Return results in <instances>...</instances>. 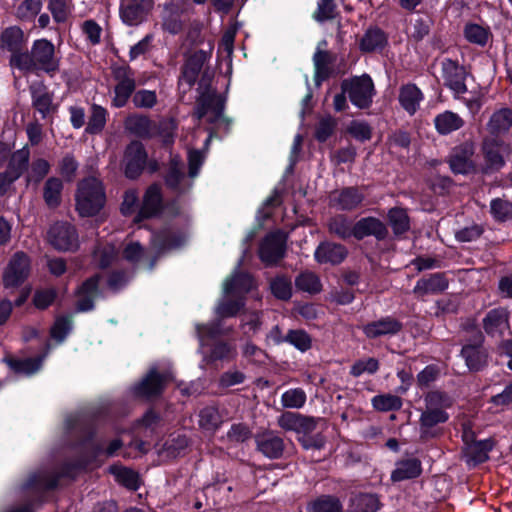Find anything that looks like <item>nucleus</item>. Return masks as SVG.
Returning a JSON list of instances; mask_svg holds the SVG:
<instances>
[{
    "mask_svg": "<svg viewBox=\"0 0 512 512\" xmlns=\"http://www.w3.org/2000/svg\"><path fill=\"white\" fill-rule=\"evenodd\" d=\"M165 180L167 186L179 192H184L191 186V183L186 180L180 160L176 157L171 159Z\"/></svg>",
    "mask_w": 512,
    "mask_h": 512,
    "instance_id": "32",
    "label": "nucleus"
},
{
    "mask_svg": "<svg viewBox=\"0 0 512 512\" xmlns=\"http://www.w3.org/2000/svg\"><path fill=\"white\" fill-rule=\"evenodd\" d=\"M140 206L137 191L134 189L127 190L124 194L121 205L122 214L125 216L133 215L136 211H139Z\"/></svg>",
    "mask_w": 512,
    "mask_h": 512,
    "instance_id": "63",
    "label": "nucleus"
},
{
    "mask_svg": "<svg viewBox=\"0 0 512 512\" xmlns=\"http://www.w3.org/2000/svg\"><path fill=\"white\" fill-rule=\"evenodd\" d=\"M341 87L356 107L364 109L370 106L374 94V84L370 76L362 75L345 80Z\"/></svg>",
    "mask_w": 512,
    "mask_h": 512,
    "instance_id": "5",
    "label": "nucleus"
},
{
    "mask_svg": "<svg viewBox=\"0 0 512 512\" xmlns=\"http://www.w3.org/2000/svg\"><path fill=\"white\" fill-rule=\"evenodd\" d=\"M41 8V0H24L18 5L16 15L22 20H32L40 12Z\"/></svg>",
    "mask_w": 512,
    "mask_h": 512,
    "instance_id": "59",
    "label": "nucleus"
},
{
    "mask_svg": "<svg viewBox=\"0 0 512 512\" xmlns=\"http://www.w3.org/2000/svg\"><path fill=\"white\" fill-rule=\"evenodd\" d=\"M63 182L57 177H50L43 187V199L50 208H56L61 203Z\"/></svg>",
    "mask_w": 512,
    "mask_h": 512,
    "instance_id": "36",
    "label": "nucleus"
},
{
    "mask_svg": "<svg viewBox=\"0 0 512 512\" xmlns=\"http://www.w3.org/2000/svg\"><path fill=\"white\" fill-rule=\"evenodd\" d=\"M49 171L50 163L43 158H37L33 160L30 168L28 169L26 175L27 182L39 183L49 173Z\"/></svg>",
    "mask_w": 512,
    "mask_h": 512,
    "instance_id": "54",
    "label": "nucleus"
},
{
    "mask_svg": "<svg viewBox=\"0 0 512 512\" xmlns=\"http://www.w3.org/2000/svg\"><path fill=\"white\" fill-rule=\"evenodd\" d=\"M29 158L30 151L27 146L15 151L11 155L7 171L18 179L28 169Z\"/></svg>",
    "mask_w": 512,
    "mask_h": 512,
    "instance_id": "42",
    "label": "nucleus"
},
{
    "mask_svg": "<svg viewBox=\"0 0 512 512\" xmlns=\"http://www.w3.org/2000/svg\"><path fill=\"white\" fill-rule=\"evenodd\" d=\"M98 276L86 280L78 290L77 310L86 312L93 308V303L98 296Z\"/></svg>",
    "mask_w": 512,
    "mask_h": 512,
    "instance_id": "29",
    "label": "nucleus"
},
{
    "mask_svg": "<svg viewBox=\"0 0 512 512\" xmlns=\"http://www.w3.org/2000/svg\"><path fill=\"white\" fill-rule=\"evenodd\" d=\"M346 255L347 251L342 245L329 242L320 244L314 253L317 262L333 265L341 263Z\"/></svg>",
    "mask_w": 512,
    "mask_h": 512,
    "instance_id": "27",
    "label": "nucleus"
},
{
    "mask_svg": "<svg viewBox=\"0 0 512 512\" xmlns=\"http://www.w3.org/2000/svg\"><path fill=\"white\" fill-rule=\"evenodd\" d=\"M157 102V95L153 90L140 89L132 96V103L136 108L151 109Z\"/></svg>",
    "mask_w": 512,
    "mask_h": 512,
    "instance_id": "58",
    "label": "nucleus"
},
{
    "mask_svg": "<svg viewBox=\"0 0 512 512\" xmlns=\"http://www.w3.org/2000/svg\"><path fill=\"white\" fill-rule=\"evenodd\" d=\"M106 200L101 181L88 177L79 182L75 194L76 210L82 217L96 215L104 206Z\"/></svg>",
    "mask_w": 512,
    "mask_h": 512,
    "instance_id": "3",
    "label": "nucleus"
},
{
    "mask_svg": "<svg viewBox=\"0 0 512 512\" xmlns=\"http://www.w3.org/2000/svg\"><path fill=\"white\" fill-rule=\"evenodd\" d=\"M485 159V172L498 171L505 165V157L510 153V146L500 140L490 139L482 147Z\"/></svg>",
    "mask_w": 512,
    "mask_h": 512,
    "instance_id": "10",
    "label": "nucleus"
},
{
    "mask_svg": "<svg viewBox=\"0 0 512 512\" xmlns=\"http://www.w3.org/2000/svg\"><path fill=\"white\" fill-rule=\"evenodd\" d=\"M307 512H343V507L337 497L326 495L310 502Z\"/></svg>",
    "mask_w": 512,
    "mask_h": 512,
    "instance_id": "44",
    "label": "nucleus"
},
{
    "mask_svg": "<svg viewBox=\"0 0 512 512\" xmlns=\"http://www.w3.org/2000/svg\"><path fill=\"white\" fill-rule=\"evenodd\" d=\"M322 46H326V41H322L318 44L317 50L313 56L317 77H324L327 75L328 66L332 60L331 55L327 51L322 50Z\"/></svg>",
    "mask_w": 512,
    "mask_h": 512,
    "instance_id": "55",
    "label": "nucleus"
},
{
    "mask_svg": "<svg viewBox=\"0 0 512 512\" xmlns=\"http://www.w3.org/2000/svg\"><path fill=\"white\" fill-rule=\"evenodd\" d=\"M493 446L494 442L492 439H485L476 441L475 443H470L465 449L468 461H471L474 464L485 462L489 458L488 454L492 450Z\"/></svg>",
    "mask_w": 512,
    "mask_h": 512,
    "instance_id": "37",
    "label": "nucleus"
},
{
    "mask_svg": "<svg viewBox=\"0 0 512 512\" xmlns=\"http://www.w3.org/2000/svg\"><path fill=\"white\" fill-rule=\"evenodd\" d=\"M31 262L23 252H16L8 262L3 273L5 288H15L21 285L30 275Z\"/></svg>",
    "mask_w": 512,
    "mask_h": 512,
    "instance_id": "6",
    "label": "nucleus"
},
{
    "mask_svg": "<svg viewBox=\"0 0 512 512\" xmlns=\"http://www.w3.org/2000/svg\"><path fill=\"white\" fill-rule=\"evenodd\" d=\"M246 254V250L243 251V255ZM244 257V256H242ZM243 258L238 262V265L232 275L227 278L223 283V293L226 296L236 295L243 297L244 294L255 289L256 284L251 275L239 271V267L242 264Z\"/></svg>",
    "mask_w": 512,
    "mask_h": 512,
    "instance_id": "13",
    "label": "nucleus"
},
{
    "mask_svg": "<svg viewBox=\"0 0 512 512\" xmlns=\"http://www.w3.org/2000/svg\"><path fill=\"white\" fill-rule=\"evenodd\" d=\"M112 75L115 81L112 105L121 108L135 93L137 86L135 72L129 66H116L112 69Z\"/></svg>",
    "mask_w": 512,
    "mask_h": 512,
    "instance_id": "4",
    "label": "nucleus"
},
{
    "mask_svg": "<svg viewBox=\"0 0 512 512\" xmlns=\"http://www.w3.org/2000/svg\"><path fill=\"white\" fill-rule=\"evenodd\" d=\"M296 288L313 294L318 293L321 290V282L318 276L310 271L302 272L295 279Z\"/></svg>",
    "mask_w": 512,
    "mask_h": 512,
    "instance_id": "48",
    "label": "nucleus"
},
{
    "mask_svg": "<svg viewBox=\"0 0 512 512\" xmlns=\"http://www.w3.org/2000/svg\"><path fill=\"white\" fill-rule=\"evenodd\" d=\"M402 323L391 316L382 317L362 326V331L369 339L391 337L402 330Z\"/></svg>",
    "mask_w": 512,
    "mask_h": 512,
    "instance_id": "15",
    "label": "nucleus"
},
{
    "mask_svg": "<svg viewBox=\"0 0 512 512\" xmlns=\"http://www.w3.org/2000/svg\"><path fill=\"white\" fill-rule=\"evenodd\" d=\"M161 208L162 196L160 188L157 185H151L145 192L140 209L135 215L134 223H139L143 219L156 216Z\"/></svg>",
    "mask_w": 512,
    "mask_h": 512,
    "instance_id": "18",
    "label": "nucleus"
},
{
    "mask_svg": "<svg viewBox=\"0 0 512 512\" xmlns=\"http://www.w3.org/2000/svg\"><path fill=\"white\" fill-rule=\"evenodd\" d=\"M10 66L23 73L44 71L54 74L59 70L60 58L55 46L47 39L35 40L29 52L17 54L9 60Z\"/></svg>",
    "mask_w": 512,
    "mask_h": 512,
    "instance_id": "1",
    "label": "nucleus"
},
{
    "mask_svg": "<svg viewBox=\"0 0 512 512\" xmlns=\"http://www.w3.org/2000/svg\"><path fill=\"white\" fill-rule=\"evenodd\" d=\"M372 405L379 411L398 410L402 406V400L400 397L391 394L377 395L373 397Z\"/></svg>",
    "mask_w": 512,
    "mask_h": 512,
    "instance_id": "57",
    "label": "nucleus"
},
{
    "mask_svg": "<svg viewBox=\"0 0 512 512\" xmlns=\"http://www.w3.org/2000/svg\"><path fill=\"white\" fill-rule=\"evenodd\" d=\"M448 288V280L441 273H434L428 277L421 278L417 281L413 288V293L422 298L429 294H438L445 291Z\"/></svg>",
    "mask_w": 512,
    "mask_h": 512,
    "instance_id": "22",
    "label": "nucleus"
},
{
    "mask_svg": "<svg viewBox=\"0 0 512 512\" xmlns=\"http://www.w3.org/2000/svg\"><path fill=\"white\" fill-rule=\"evenodd\" d=\"M286 235L277 231L266 236L259 248V257L266 265H272L285 254Z\"/></svg>",
    "mask_w": 512,
    "mask_h": 512,
    "instance_id": "11",
    "label": "nucleus"
},
{
    "mask_svg": "<svg viewBox=\"0 0 512 512\" xmlns=\"http://www.w3.org/2000/svg\"><path fill=\"white\" fill-rule=\"evenodd\" d=\"M110 471L115 476L116 481L128 489L136 490L138 488L139 479L134 471L122 466H112Z\"/></svg>",
    "mask_w": 512,
    "mask_h": 512,
    "instance_id": "49",
    "label": "nucleus"
},
{
    "mask_svg": "<svg viewBox=\"0 0 512 512\" xmlns=\"http://www.w3.org/2000/svg\"><path fill=\"white\" fill-rule=\"evenodd\" d=\"M33 107L42 115L48 116L53 110L52 97L42 82L33 83L30 86Z\"/></svg>",
    "mask_w": 512,
    "mask_h": 512,
    "instance_id": "30",
    "label": "nucleus"
},
{
    "mask_svg": "<svg viewBox=\"0 0 512 512\" xmlns=\"http://www.w3.org/2000/svg\"><path fill=\"white\" fill-rule=\"evenodd\" d=\"M380 508L378 498L373 494H358L351 498L348 512H377Z\"/></svg>",
    "mask_w": 512,
    "mask_h": 512,
    "instance_id": "38",
    "label": "nucleus"
},
{
    "mask_svg": "<svg viewBox=\"0 0 512 512\" xmlns=\"http://www.w3.org/2000/svg\"><path fill=\"white\" fill-rule=\"evenodd\" d=\"M153 6V0H121V20L128 26H137L147 19Z\"/></svg>",
    "mask_w": 512,
    "mask_h": 512,
    "instance_id": "7",
    "label": "nucleus"
},
{
    "mask_svg": "<svg viewBox=\"0 0 512 512\" xmlns=\"http://www.w3.org/2000/svg\"><path fill=\"white\" fill-rule=\"evenodd\" d=\"M365 193L358 187H346L336 190L330 195V203L339 210L357 209L364 201Z\"/></svg>",
    "mask_w": 512,
    "mask_h": 512,
    "instance_id": "14",
    "label": "nucleus"
},
{
    "mask_svg": "<svg viewBox=\"0 0 512 512\" xmlns=\"http://www.w3.org/2000/svg\"><path fill=\"white\" fill-rule=\"evenodd\" d=\"M168 377L169 375H161L157 372L156 368H152L146 377L134 386V393L143 397L158 395L162 391L163 385Z\"/></svg>",
    "mask_w": 512,
    "mask_h": 512,
    "instance_id": "21",
    "label": "nucleus"
},
{
    "mask_svg": "<svg viewBox=\"0 0 512 512\" xmlns=\"http://www.w3.org/2000/svg\"><path fill=\"white\" fill-rule=\"evenodd\" d=\"M286 342L293 345L301 352H305L311 348V338L303 330H290L285 336Z\"/></svg>",
    "mask_w": 512,
    "mask_h": 512,
    "instance_id": "61",
    "label": "nucleus"
},
{
    "mask_svg": "<svg viewBox=\"0 0 512 512\" xmlns=\"http://www.w3.org/2000/svg\"><path fill=\"white\" fill-rule=\"evenodd\" d=\"M147 160V154L140 142H132L125 152V174L134 179L140 175Z\"/></svg>",
    "mask_w": 512,
    "mask_h": 512,
    "instance_id": "16",
    "label": "nucleus"
},
{
    "mask_svg": "<svg viewBox=\"0 0 512 512\" xmlns=\"http://www.w3.org/2000/svg\"><path fill=\"white\" fill-rule=\"evenodd\" d=\"M388 218L395 234H402L409 229V218L404 209H391L388 213Z\"/></svg>",
    "mask_w": 512,
    "mask_h": 512,
    "instance_id": "53",
    "label": "nucleus"
},
{
    "mask_svg": "<svg viewBox=\"0 0 512 512\" xmlns=\"http://www.w3.org/2000/svg\"><path fill=\"white\" fill-rule=\"evenodd\" d=\"M43 357L6 360L8 366L16 373L31 375L37 372L42 365Z\"/></svg>",
    "mask_w": 512,
    "mask_h": 512,
    "instance_id": "45",
    "label": "nucleus"
},
{
    "mask_svg": "<svg viewBox=\"0 0 512 512\" xmlns=\"http://www.w3.org/2000/svg\"><path fill=\"white\" fill-rule=\"evenodd\" d=\"M387 38L379 28L368 29L360 41V49L364 52H374L382 49Z\"/></svg>",
    "mask_w": 512,
    "mask_h": 512,
    "instance_id": "39",
    "label": "nucleus"
},
{
    "mask_svg": "<svg viewBox=\"0 0 512 512\" xmlns=\"http://www.w3.org/2000/svg\"><path fill=\"white\" fill-rule=\"evenodd\" d=\"M107 110L100 105L93 104L91 107V114L86 126V132L89 134L100 133L106 124Z\"/></svg>",
    "mask_w": 512,
    "mask_h": 512,
    "instance_id": "46",
    "label": "nucleus"
},
{
    "mask_svg": "<svg viewBox=\"0 0 512 512\" xmlns=\"http://www.w3.org/2000/svg\"><path fill=\"white\" fill-rule=\"evenodd\" d=\"M50 244L60 251H71L78 247V234L74 226L66 222L55 223L48 232Z\"/></svg>",
    "mask_w": 512,
    "mask_h": 512,
    "instance_id": "9",
    "label": "nucleus"
},
{
    "mask_svg": "<svg viewBox=\"0 0 512 512\" xmlns=\"http://www.w3.org/2000/svg\"><path fill=\"white\" fill-rule=\"evenodd\" d=\"M512 127V109L504 107L495 111L488 123L487 129L492 135H503Z\"/></svg>",
    "mask_w": 512,
    "mask_h": 512,
    "instance_id": "31",
    "label": "nucleus"
},
{
    "mask_svg": "<svg viewBox=\"0 0 512 512\" xmlns=\"http://www.w3.org/2000/svg\"><path fill=\"white\" fill-rule=\"evenodd\" d=\"M243 306V297H238L236 295L226 296L223 293V298L219 301L216 307V314L220 318L233 317L240 311L241 308H243Z\"/></svg>",
    "mask_w": 512,
    "mask_h": 512,
    "instance_id": "40",
    "label": "nucleus"
},
{
    "mask_svg": "<svg viewBox=\"0 0 512 512\" xmlns=\"http://www.w3.org/2000/svg\"><path fill=\"white\" fill-rule=\"evenodd\" d=\"M347 131L355 139L360 141H366L371 138V128L364 122L359 120H353L348 125Z\"/></svg>",
    "mask_w": 512,
    "mask_h": 512,
    "instance_id": "64",
    "label": "nucleus"
},
{
    "mask_svg": "<svg viewBox=\"0 0 512 512\" xmlns=\"http://www.w3.org/2000/svg\"><path fill=\"white\" fill-rule=\"evenodd\" d=\"M490 209L493 217L498 221L512 219V203L507 200L499 198L492 200Z\"/></svg>",
    "mask_w": 512,
    "mask_h": 512,
    "instance_id": "60",
    "label": "nucleus"
},
{
    "mask_svg": "<svg viewBox=\"0 0 512 512\" xmlns=\"http://www.w3.org/2000/svg\"><path fill=\"white\" fill-rule=\"evenodd\" d=\"M258 449L268 458H279L284 450L283 439L272 431L265 432L257 438Z\"/></svg>",
    "mask_w": 512,
    "mask_h": 512,
    "instance_id": "26",
    "label": "nucleus"
},
{
    "mask_svg": "<svg viewBox=\"0 0 512 512\" xmlns=\"http://www.w3.org/2000/svg\"><path fill=\"white\" fill-rule=\"evenodd\" d=\"M150 126V119L143 115L133 114L125 120L126 129L138 136L147 135L150 131Z\"/></svg>",
    "mask_w": 512,
    "mask_h": 512,
    "instance_id": "50",
    "label": "nucleus"
},
{
    "mask_svg": "<svg viewBox=\"0 0 512 512\" xmlns=\"http://www.w3.org/2000/svg\"><path fill=\"white\" fill-rule=\"evenodd\" d=\"M182 13L183 7L179 1L166 3L162 13V28L170 34H178L183 28Z\"/></svg>",
    "mask_w": 512,
    "mask_h": 512,
    "instance_id": "23",
    "label": "nucleus"
},
{
    "mask_svg": "<svg viewBox=\"0 0 512 512\" xmlns=\"http://www.w3.org/2000/svg\"><path fill=\"white\" fill-rule=\"evenodd\" d=\"M329 229L332 233L344 239L354 236V224L342 215L330 221Z\"/></svg>",
    "mask_w": 512,
    "mask_h": 512,
    "instance_id": "56",
    "label": "nucleus"
},
{
    "mask_svg": "<svg viewBox=\"0 0 512 512\" xmlns=\"http://www.w3.org/2000/svg\"><path fill=\"white\" fill-rule=\"evenodd\" d=\"M213 50V45L209 44V50H198L191 54L186 60L183 71L181 81L187 83L188 86H192L204 65V63L211 57V53Z\"/></svg>",
    "mask_w": 512,
    "mask_h": 512,
    "instance_id": "17",
    "label": "nucleus"
},
{
    "mask_svg": "<svg viewBox=\"0 0 512 512\" xmlns=\"http://www.w3.org/2000/svg\"><path fill=\"white\" fill-rule=\"evenodd\" d=\"M434 124L440 134L446 135L460 129L464 125V120L452 111H445L435 117Z\"/></svg>",
    "mask_w": 512,
    "mask_h": 512,
    "instance_id": "34",
    "label": "nucleus"
},
{
    "mask_svg": "<svg viewBox=\"0 0 512 512\" xmlns=\"http://www.w3.org/2000/svg\"><path fill=\"white\" fill-rule=\"evenodd\" d=\"M483 327L488 335L501 337L510 329L509 311L502 307L490 310L483 319Z\"/></svg>",
    "mask_w": 512,
    "mask_h": 512,
    "instance_id": "19",
    "label": "nucleus"
},
{
    "mask_svg": "<svg viewBox=\"0 0 512 512\" xmlns=\"http://www.w3.org/2000/svg\"><path fill=\"white\" fill-rule=\"evenodd\" d=\"M307 400V395L302 388H291L281 395V405L288 409H301Z\"/></svg>",
    "mask_w": 512,
    "mask_h": 512,
    "instance_id": "47",
    "label": "nucleus"
},
{
    "mask_svg": "<svg viewBox=\"0 0 512 512\" xmlns=\"http://www.w3.org/2000/svg\"><path fill=\"white\" fill-rule=\"evenodd\" d=\"M47 8L56 23L66 22L71 14V4L69 0H49Z\"/></svg>",
    "mask_w": 512,
    "mask_h": 512,
    "instance_id": "51",
    "label": "nucleus"
},
{
    "mask_svg": "<svg viewBox=\"0 0 512 512\" xmlns=\"http://www.w3.org/2000/svg\"><path fill=\"white\" fill-rule=\"evenodd\" d=\"M223 110V97L217 94H207L200 98L195 115L199 120L205 118L209 123L218 125L226 122Z\"/></svg>",
    "mask_w": 512,
    "mask_h": 512,
    "instance_id": "8",
    "label": "nucleus"
},
{
    "mask_svg": "<svg viewBox=\"0 0 512 512\" xmlns=\"http://www.w3.org/2000/svg\"><path fill=\"white\" fill-rule=\"evenodd\" d=\"M464 36L472 44L485 46L491 37V32L489 27L468 23L464 28Z\"/></svg>",
    "mask_w": 512,
    "mask_h": 512,
    "instance_id": "43",
    "label": "nucleus"
},
{
    "mask_svg": "<svg viewBox=\"0 0 512 512\" xmlns=\"http://www.w3.org/2000/svg\"><path fill=\"white\" fill-rule=\"evenodd\" d=\"M481 343L482 335L479 333L476 344H467L461 350V354L470 370L478 371L486 364L487 354Z\"/></svg>",
    "mask_w": 512,
    "mask_h": 512,
    "instance_id": "28",
    "label": "nucleus"
},
{
    "mask_svg": "<svg viewBox=\"0 0 512 512\" xmlns=\"http://www.w3.org/2000/svg\"><path fill=\"white\" fill-rule=\"evenodd\" d=\"M272 294L281 300H288L292 295L291 280L285 276H277L270 281Z\"/></svg>",
    "mask_w": 512,
    "mask_h": 512,
    "instance_id": "52",
    "label": "nucleus"
},
{
    "mask_svg": "<svg viewBox=\"0 0 512 512\" xmlns=\"http://www.w3.org/2000/svg\"><path fill=\"white\" fill-rule=\"evenodd\" d=\"M421 473V463L417 459H407L396 464V468L391 473V479L399 482L418 477Z\"/></svg>",
    "mask_w": 512,
    "mask_h": 512,
    "instance_id": "35",
    "label": "nucleus"
},
{
    "mask_svg": "<svg viewBox=\"0 0 512 512\" xmlns=\"http://www.w3.org/2000/svg\"><path fill=\"white\" fill-rule=\"evenodd\" d=\"M386 235V226L377 218H362L354 224V237L357 239H363L367 236H375L377 239H383Z\"/></svg>",
    "mask_w": 512,
    "mask_h": 512,
    "instance_id": "24",
    "label": "nucleus"
},
{
    "mask_svg": "<svg viewBox=\"0 0 512 512\" xmlns=\"http://www.w3.org/2000/svg\"><path fill=\"white\" fill-rule=\"evenodd\" d=\"M425 409L420 416L421 437L429 438L437 435V426L448 421L447 409L452 406V399L439 391L429 392L425 396Z\"/></svg>",
    "mask_w": 512,
    "mask_h": 512,
    "instance_id": "2",
    "label": "nucleus"
},
{
    "mask_svg": "<svg viewBox=\"0 0 512 512\" xmlns=\"http://www.w3.org/2000/svg\"><path fill=\"white\" fill-rule=\"evenodd\" d=\"M423 100V94L414 84H408L400 89L399 102L403 109L413 115Z\"/></svg>",
    "mask_w": 512,
    "mask_h": 512,
    "instance_id": "33",
    "label": "nucleus"
},
{
    "mask_svg": "<svg viewBox=\"0 0 512 512\" xmlns=\"http://www.w3.org/2000/svg\"><path fill=\"white\" fill-rule=\"evenodd\" d=\"M442 78L445 86L454 93L455 97H459L467 92L465 84L466 71L457 62L451 59L442 61Z\"/></svg>",
    "mask_w": 512,
    "mask_h": 512,
    "instance_id": "12",
    "label": "nucleus"
},
{
    "mask_svg": "<svg viewBox=\"0 0 512 512\" xmlns=\"http://www.w3.org/2000/svg\"><path fill=\"white\" fill-rule=\"evenodd\" d=\"M223 422V417L218 408L214 406L204 407L199 412V426L207 431L217 430Z\"/></svg>",
    "mask_w": 512,
    "mask_h": 512,
    "instance_id": "41",
    "label": "nucleus"
},
{
    "mask_svg": "<svg viewBox=\"0 0 512 512\" xmlns=\"http://www.w3.org/2000/svg\"><path fill=\"white\" fill-rule=\"evenodd\" d=\"M24 43V33L17 26L6 28L0 35V48L11 52L10 58L25 53L22 51Z\"/></svg>",
    "mask_w": 512,
    "mask_h": 512,
    "instance_id": "25",
    "label": "nucleus"
},
{
    "mask_svg": "<svg viewBox=\"0 0 512 512\" xmlns=\"http://www.w3.org/2000/svg\"><path fill=\"white\" fill-rule=\"evenodd\" d=\"M187 240L186 233H176L171 228H164L152 237V246L159 253L181 247Z\"/></svg>",
    "mask_w": 512,
    "mask_h": 512,
    "instance_id": "20",
    "label": "nucleus"
},
{
    "mask_svg": "<svg viewBox=\"0 0 512 512\" xmlns=\"http://www.w3.org/2000/svg\"><path fill=\"white\" fill-rule=\"evenodd\" d=\"M379 368V362L375 358H365L356 361L350 370L351 375L359 377L364 373L374 374Z\"/></svg>",
    "mask_w": 512,
    "mask_h": 512,
    "instance_id": "62",
    "label": "nucleus"
}]
</instances>
